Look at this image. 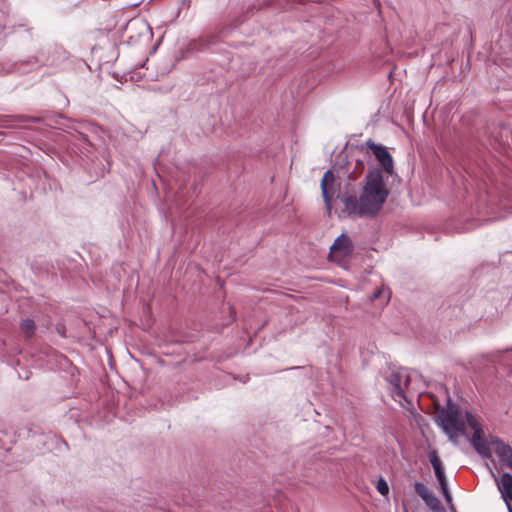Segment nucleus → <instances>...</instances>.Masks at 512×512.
Instances as JSON below:
<instances>
[{
	"label": "nucleus",
	"instance_id": "f257e3e1",
	"mask_svg": "<svg viewBox=\"0 0 512 512\" xmlns=\"http://www.w3.org/2000/svg\"><path fill=\"white\" fill-rule=\"evenodd\" d=\"M361 185L359 196H341L339 193L337 198L341 199L349 216L375 218L383 209L390 194L382 170L375 166L369 167Z\"/></svg>",
	"mask_w": 512,
	"mask_h": 512
},
{
	"label": "nucleus",
	"instance_id": "f03ea898",
	"mask_svg": "<svg viewBox=\"0 0 512 512\" xmlns=\"http://www.w3.org/2000/svg\"><path fill=\"white\" fill-rule=\"evenodd\" d=\"M63 116L60 114L50 117H35L28 115H2L0 114V127L7 129H14L21 127L23 124L37 123L45 125H58Z\"/></svg>",
	"mask_w": 512,
	"mask_h": 512
},
{
	"label": "nucleus",
	"instance_id": "7ed1b4c3",
	"mask_svg": "<svg viewBox=\"0 0 512 512\" xmlns=\"http://www.w3.org/2000/svg\"><path fill=\"white\" fill-rule=\"evenodd\" d=\"M365 162V159L353 157L348 159L347 155H339L334 169L338 178H346L349 181H355L363 174Z\"/></svg>",
	"mask_w": 512,
	"mask_h": 512
},
{
	"label": "nucleus",
	"instance_id": "20e7f679",
	"mask_svg": "<svg viewBox=\"0 0 512 512\" xmlns=\"http://www.w3.org/2000/svg\"><path fill=\"white\" fill-rule=\"evenodd\" d=\"M236 26L237 25L233 27L231 25H222L217 32L201 36L197 39H192L187 46V51L195 53L209 50L220 42V38L228 36L231 30Z\"/></svg>",
	"mask_w": 512,
	"mask_h": 512
},
{
	"label": "nucleus",
	"instance_id": "39448f33",
	"mask_svg": "<svg viewBox=\"0 0 512 512\" xmlns=\"http://www.w3.org/2000/svg\"><path fill=\"white\" fill-rule=\"evenodd\" d=\"M365 145L368 150H370L371 154L375 157L383 174L386 173L389 176L397 175L394 169L393 157L386 146L375 143L371 139H368Z\"/></svg>",
	"mask_w": 512,
	"mask_h": 512
},
{
	"label": "nucleus",
	"instance_id": "423d86ee",
	"mask_svg": "<svg viewBox=\"0 0 512 512\" xmlns=\"http://www.w3.org/2000/svg\"><path fill=\"white\" fill-rule=\"evenodd\" d=\"M462 422H465L461 417V408L455 404L452 399L448 396L447 406L440 407L438 415L435 417L436 424L449 423L452 426H462Z\"/></svg>",
	"mask_w": 512,
	"mask_h": 512
},
{
	"label": "nucleus",
	"instance_id": "0eeeda50",
	"mask_svg": "<svg viewBox=\"0 0 512 512\" xmlns=\"http://www.w3.org/2000/svg\"><path fill=\"white\" fill-rule=\"evenodd\" d=\"M354 249L355 247L350 237L345 233H341L330 247L329 259L332 260L337 256L348 258L353 254Z\"/></svg>",
	"mask_w": 512,
	"mask_h": 512
},
{
	"label": "nucleus",
	"instance_id": "6e6552de",
	"mask_svg": "<svg viewBox=\"0 0 512 512\" xmlns=\"http://www.w3.org/2000/svg\"><path fill=\"white\" fill-rule=\"evenodd\" d=\"M415 493L424 501L426 506L433 512H446L440 500L422 482L414 483Z\"/></svg>",
	"mask_w": 512,
	"mask_h": 512
},
{
	"label": "nucleus",
	"instance_id": "1a4fd4ad",
	"mask_svg": "<svg viewBox=\"0 0 512 512\" xmlns=\"http://www.w3.org/2000/svg\"><path fill=\"white\" fill-rule=\"evenodd\" d=\"M335 180H336V176L334 175L333 170L329 169L324 173L322 180H321V184H320L325 208L327 209V211L329 213L332 209V200H333V195L335 193V189H334Z\"/></svg>",
	"mask_w": 512,
	"mask_h": 512
},
{
	"label": "nucleus",
	"instance_id": "9d476101",
	"mask_svg": "<svg viewBox=\"0 0 512 512\" xmlns=\"http://www.w3.org/2000/svg\"><path fill=\"white\" fill-rule=\"evenodd\" d=\"M469 441L474 450L483 458H490L492 456L489 444L484 436L483 429H475Z\"/></svg>",
	"mask_w": 512,
	"mask_h": 512
},
{
	"label": "nucleus",
	"instance_id": "9b49d317",
	"mask_svg": "<svg viewBox=\"0 0 512 512\" xmlns=\"http://www.w3.org/2000/svg\"><path fill=\"white\" fill-rule=\"evenodd\" d=\"M499 461L512 470V447L495 437L491 440Z\"/></svg>",
	"mask_w": 512,
	"mask_h": 512
},
{
	"label": "nucleus",
	"instance_id": "f8f14e48",
	"mask_svg": "<svg viewBox=\"0 0 512 512\" xmlns=\"http://www.w3.org/2000/svg\"><path fill=\"white\" fill-rule=\"evenodd\" d=\"M442 431L447 435L450 442L454 445L458 444V437L460 435L467 436L466 423L462 422V426H452L449 423L437 424Z\"/></svg>",
	"mask_w": 512,
	"mask_h": 512
},
{
	"label": "nucleus",
	"instance_id": "ddd939ff",
	"mask_svg": "<svg viewBox=\"0 0 512 512\" xmlns=\"http://www.w3.org/2000/svg\"><path fill=\"white\" fill-rule=\"evenodd\" d=\"M497 486L504 502H512V475L508 472L503 473L500 481H497Z\"/></svg>",
	"mask_w": 512,
	"mask_h": 512
},
{
	"label": "nucleus",
	"instance_id": "4468645a",
	"mask_svg": "<svg viewBox=\"0 0 512 512\" xmlns=\"http://www.w3.org/2000/svg\"><path fill=\"white\" fill-rule=\"evenodd\" d=\"M429 461L433 467L436 478H440L441 476L446 475L444 471V466L436 450H431L429 452Z\"/></svg>",
	"mask_w": 512,
	"mask_h": 512
},
{
	"label": "nucleus",
	"instance_id": "2eb2a0df",
	"mask_svg": "<svg viewBox=\"0 0 512 512\" xmlns=\"http://www.w3.org/2000/svg\"><path fill=\"white\" fill-rule=\"evenodd\" d=\"M386 381L392 386V390L398 396H403V390L401 388V374L396 371H392L388 376L385 377Z\"/></svg>",
	"mask_w": 512,
	"mask_h": 512
},
{
	"label": "nucleus",
	"instance_id": "dca6fc26",
	"mask_svg": "<svg viewBox=\"0 0 512 512\" xmlns=\"http://www.w3.org/2000/svg\"><path fill=\"white\" fill-rule=\"evenodd\" d=\"M20 328L23 331V333L25 334V337L27 339H29L34 335L35 330H36V325H35L34 320L27 318V319H24L21 321Z\"/></svg>",
	"mask_w": 512,
	"mask_h": 512
},
{
	"label": "nucleus",
	"instance_id": "f3484780",
	"mask_svg": "<svg viewBox=\"0 0 512 512\" xmlns=\"http://www.w3.org/2000/svg\"><path fill=\"white\" fill-rule=\"evenodd\" d=\"M499 46V51L503 54L507 59L512 57V39H502L499 43L495 44L494 49Z\"/></svg>",
	"mask_w": 512,
	"mask_h": 512
},
{
	"label": "nucleus",
	"instance_id": "a211bd4d",
	"mask_svg": "<svg viewBox=\"0 0 512 512\" xmlns=\"http://www.w3.org/2000/svg\"><path fill=\"white\" fill-rule=\"evenodd\" d=\"M376 489L382 496H387L389 494V485L382 476L377 480Z\"/></svg>",
	"mask_w": 512,
	"mask_h": 512
},
{
	"label": "nucleus",
	"instance_id": "6ab92c4d",
	"mask_svg": "<svg viewBox=\"0 0 512 512\" xmlns=\"http://www.w3.org/2000/svg\"><path fill=\"white\" fill-rule=\"evenodd\" d=\"M442 494H443V497L445 499V502L450 510V512H457L454 504H453V499H452V494L450 492V489H447V490H444V491H441Z\"/></svg>",
	"mask_w": 512,
	"mask_h": 512
},
{
	"label": "nucleus",
	"instance_id": "aec40b11",
	"mask_svg": "<svg viewBox=\"0 0 512 512\" xmlns=\"http://www.w3.org/2000/svg\"><path fill=\"white\" fill-rule=\"evenodd\" d=\"M466 418L469 426L475 431V429H482L479 423L475 420L471 412H466Z\"/></svg>",
	"mask_w": 512,
	"mask_h": 512
},
{
	"label": "nucleus",
	"instance_id": "412c9836",
	"mask_svg": "<svg viewBox=\"0 0 512 512\" xmlns=\"http://www.w3.org/2000/svg\"><path fill=\"white\" fill-rule=\"evenodd\" d=\"M437 481L439 483V487H440L441 491L449 489L446 475L441 476L440 478H437Z\"/></svg>",
	"mask_w": 512,
	"mask_h": 512
},
{
	"label": "nucleus",
	"instance_id": "4be33fe9",
	"mask_svg": "<svg viewBox=\"0 0 512 512\" xmlns=\"http://www.w3.org/2000/svg\"><path fill=\"white\" fill-rule=\"evenodd\" d=\"M56 331L58 332V334L62 337H65V327L64 325L62 324H57L56 325Z\"/></svg>",
	"mask_w": 512,
	"mask_h": 512
},
{
	"label": "nucleus",
	"instance_id": "5701e85b",
	"mask_svg": "<svg viewBox=\"0 0 512 512\" xmlns=\"http://www.w3.org/2000/svg\"><path fill=\"white\" fill-rule=\"evenodd\" d=\"M381 294H382V290L378 289V290H376V291L372 294V296L370 297V299H371L372 301H373V300H375V299H378V298H380Z\"/></svg>",
	"mask_w": 512,
	"mask_h": 512
},
{
	"label": "nucleus",
	"instance_id": "b1692460",
	"mask_svg": "<svg viewBox=\"0 0 512 512\" xmlns=\"http://www.w3.org/2000/svg\"><path fill=\"white\" fill-rule=\"evenodd\" d=\"M230 314H231L232 320L235 321L236 320V312L232 308H230Z\"/></svg>",
	"mask_w": 512,
	"mask_h": 512
},
{
	"label": "nucleus",
	"instance_id": "393cba45",
	"mask_svg": "<svg viewBox=\"0 0 512 512\" xmlns=\"http://www.w3.org/2000/svg\"><path fill=\"white\" fill-rule=\"evenodd\" d=\"M505 503H506V506H507L508 512H512V506H511V503H512V502H505Z\"/></svg>",
	"mask_w": 512,
	"mask_h": 512
},
{
	"label": "nucleus",
	"instance_id": "a878e982",
	"mask_svg": "<svg viewBox=\"0 0 512 512\" xmlns=\"http://www.w3.org/2000/svg\"><path fill=\"white\" fill-rule=\"evenodd\" d=\"M350 187H351L350 183H347V184L345 185V188H346V192H347V193H348V190H349V188H350Z\"/></svg>",
	"mask_w": 512,
	"mask_h": 512
},
{
	"label": "nucleus",
	"instance_id": "bb28decb",
	"mask_svg": "<svg viewBox=\"0 0 512 512\" xmlns=\"http://www.w3.org/2000/svg\"><path fill=\"white\" fill-rule=\"evenodd\" d=\"M1 69H2V70H5V72H6V73L11 72V69H10V68H9V69H5V68H4V66H2V68H1Z\"/></svg>",
	"mask_w": 512,
	"mask_h": 512
},
{
	"label": "nucleus",
	"instance_id": "cd10ccee",
	"mask_svg": "<svg viewBox=\"0 0 512 512\" xmlns=\"http://www.w3.org/2000/svg\"><path fill=\"white\" fill-rule=\"evenodd\" d=\"M404 510H405V512H408V510L406 508Z\"/></svg>",
	"mask_w": 512,
	"mask_h": 512
}]
</instances>
